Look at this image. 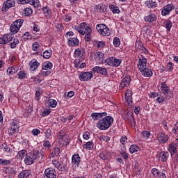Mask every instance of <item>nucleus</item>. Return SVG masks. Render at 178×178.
I'll return each instance as SVG.
<instances>
[{"label":"nucleus","mask_w":178,"mask_h":178,"mask_svg":"<svg viewBox=\"0 0 178 178\" xmlns=\"http://www.w3.org/2000/svg\"><path fill=\"white\" fill-rule=\"evenodd\" d=\"M113 118L111 115H106L103 119L99 120L97 127L99 130H108L113 124Z\"/></svg>","instance_id":"nucleus-1"},{"label":"nucleus","mask_w":178,"mask_h":178,"mask_svg":"<svg viewBox=\"0 0 178 178\" xmlns=\"http://www.w3.org/2000/svg\"><path fill=\"white\" fill-rule=\"evenodd\" d=\"M52 163L55 168L60 170V172H66L67 170V160L65 158L60 159V161L53 160Z\"/></svg>","instance_id":"nucleus-2"},{"label":"nucleus","mask_w":178,"mask_h":178,"mask_svg":"<svg viewBox=\"0 0 178 178\" xmlns=\"http://www.w3.org/2000/svg\"><path fill=\"white\" fill-rule=\"evenodd\" d=\"M24 22V20L23 19H19L15 20L10 26V33L13 34H17V33H19V30H20V27L23 26Z\"/></svg>","instance_id":"nucleus-3"},{"label":"nucleus","mask_w":178,"mask_h":178,"mask_svg":"<svg viewBox=\"0 0 178 178\" xmlns=\"http://www.w3.org/2000/svg\"><path fill=\"white\" fill-rule=\"evenodd\" d=\"M96 29L102 35L109 37L111 35V29L104 24H98L96 26Z\"/></svg>","instance_id":"nucleus-4"},{"label":"nucleus","mask_w":178,"mask_h":178,"mask_svg":"<svg viewBox=\"0 0 178 178\" xmlns=\"http://www.w3.org/2000/svg\"><path fill=\"white\" fill-rule=\"evenodd\" d=\"M29 154L31 156L32 159L35 161H41L44 158L42 152H40L38 149H33L31 151Z\"/></svg>","instance_id":"nucleus-5"},{"label":"nucleus","mask_w":178,"mask_h":178,"mask_svg":"<svg viewBox=\"0 0 178 178\" xmlns=\"http://www.w3.org/2000/svg\"><path fill=\"white\" fill-rule=\"evenodd\" d=\"M152 174L154 177L157 178H167L166 175H168V172L165 170H161V171H159V170L156 168H152L151 170Z\"/></svg>","instance_id":"nucleus-6"},{"label":"nucleus","mask_w":178,"mask_h":178,"mask_svg":"<svg viewBox=\"0 0 178 178\" xmlns=\"http://www.w3.org/2000/svg\"><path fill=\"white\" fill-rule=\"evenodd\" d=\"M124 121L127 122L131 126H136V120H134V113L129 111L124 118Z\"/></svg>","instance_id":"nucleus-7"},{"label":"nucleus","mask_w":178,"mask_h":178,"mask_svg":"<svg viewBox=\"0 0 178 178\" xmlns=\"http://www.w3.org/2000/svg\"><path fill=\"white\" fill-rule=\"evenodd\" d=\"M19 127L17 124L13 122L10 124V127L8 128V136H13V134H16V133H19Z\"/></svg>","instance_id":"nucleus-8"},{"label":"nucleus","mask_w":178,"mask_h":178,"mask_svg":"<svg viewBox=\"0 0 178 178\" xmlns=\"http://www.w3.org/2000/svg\"><path fill=\"white\" fill-rule=\"evenodd\" d=\"M92 72L102 76H108V70L105 67L95 66L92 68Z\"/></svg>","instance_id":"nucleus-9"},{"label":"nucleus","mask_w":178,"mask_h":178,"mask_svg":"<svg viewBox=\"0 0 178 178\" xmlns=\"http://www.w3.org/2000/svg\"><path fill=\"white\" fill-rule=\"evenodd\" d=\"M92 77H94L92 72H82L79 75V80H81V81H88L89 80H91Z\"/></svg>","instance_id":"nucleus-10"},{"label":"nucleus","mask_w":178,"mask_h":178,"mask_svg":"<svg viewBox=\"0 0 178 178\" xmlns=\"http://www.w3.org/2000/svg\"><path fill=\"white\" fill-rule=\"evenodd\" d=\"M15 2L13 0H7L4 1L1 8L2 12H8L10 8L15 6Z\"/></svg>","instance_id":"nucleus-11"},{"label":"nucleus","mask_w":178,"mask_h":178,"mask_svg":"<svg viewBox=\"0 0 178 178\" xmlns=\"http://www.w3.org/2000/svg\"><path fill=\"white\" fill-rule=\"evenodd\" d=\"M175 9V5L173 3L165 5L161 11L162 16H168L172 10Z\"/></svg>","instance_id":"nucleus-12"},{"label":"nucleus","mask_w":178,"mask_h":178,"mask_svg":"<svg viewBox=\"0 0 178 178\" xmlns=\"http://www.w3.org/2000/svg\"><path fill=\"white\" fill-rule=\"evenodd\" d=\"M138 58H139L137 65L138 69V70H141L147 66V58H145V57H144V56L143 55L138 56Z\"/></svg>","instance_id":"nucleus-13"},{"label":"nucleus","mask_w":178,"mask_h":178,"mask_svg":"<svg viewBox=\"0 0 178 178\" xmlns=\"http://www.w3.org/2000/svg\"><path fill=\"white\" fill-rule=\"evenodd\" d=\"M12 40H13V36H12V35L5 34L1 38H0V44L1 45H5V44L10 42V41H12Z\"/></svg>","instance_id":"nucleus-14"},{"label":"nucleus","mask_w":178,"mask_h":178,"mask_svg":"<svg viewBox=\"0 0 178 178\" xmlns=\"http://www.w3.org/2000/svg\"><path fill=\"white\" fill-rule=\"evenodd\" d=\"M156 158L159 161H161V162H166L168 158H169V152L165 151L161 152L156 154Z\"/></svg>","instance_id":"nucleus-15"},{"label":"nucleus","mask_w":178,"mask_h":178,"mask_svg":"<svg viewBox=\"0 0 178 178\" xmlns=\"http://www.w3.org/2000/svg\"><path fill=\"white\" fill-rule=\"evenodd\" d=\"M44 176H46L47 178H57L56 171L52 168H47L44 171Z\"/></svg>","instance_id":"nucleus-16"},{"label":"nucleus","mask_w":178,"mask_h":178,"mask_svg":"<svg viewBox=\"0 0 178 178\" xmlns=\"http://www.w3.org/2000/svg\"><path fill=\"white\" fill-rule=\"evenodd\" d=\"M81 162V159L79 154H74L72 157V163L74 168H79L80 166V163Z\"/></svg>","instance_id":"nucleus-17"},{"label":"nucleus","mask_w":178,"mask_h":178,"mask_svg":"<svg viewBox=\"0 0 178 178\" xmlns=\"http://www.w3.org/2000/svg\"><path fill=\"white\" fill-rule=\"evenodd\" d=\"M157 140L161 144H165L169 140V136L164 133H160L157 135Z\"/></svg>","instance_id":"nucleus-18"},{"label":"nucleus","mask_w":178,"mask_h":178,"mask_svg":"<svg viewBox=\"0 0 178 178\" xmlns=\"http://www.w3.org/2000/svg\"><path fill=\"white\" fill-rule=\"evenodd\" d=\"M130 81H131L130 76H125L124 78H123L120 84V88H121V90H123L124 87H129V86H130Z\"/></svg>","instance_id":"nucleus-19"},{"label":"nucleus","mask_w":178,"mask_h":178,"mask_svg":"<svg viewBox=\"0 0 178 178\" xmlns=\"http://www.w3.org/2000/svg\"><path fill=\"white\" fill-rule=\"evenodd\" d=\"M139 71L144 77H152V74H154V73H152V70L147 67L143 68Z\"/></svg>","instance_id":"nucleus-20"},{"label":"nucleus","mask_w":178,"mask_h":178,"mask_svg":"<svg viewBox=\"0 0 178 178\" xmlns=\"http://www.w3.org/2000/svg\"><path fill=\"white\" fill-rule=\"evenodd\" d=\"M91 118L93 120H98L99 119H102L104 116H108V113H92L91 114Z\"/></svg>","instance_id":"nucleus-21"},{"label":"nucleus","mask_w":178,"mask_h":178,"mask_svg":"<svg viewBox=\"0 0 178 178\" xmlns=\"http://www.w3.org/2000/svg\"><path fill=\"white\" fill-rule=\"evenodd\" d=\"M131 95V90H127L125 93V99L129 106H132L133 105V97Z\"/></svg>","instance_id":"nucleus-22"},{"label":"nucleus","mask_w":178,"mask_h":178,"mask_svg":"<svg viewBox=\"0 0 178 178\" xmlns=\"http://www.w3.org/2000/svg\"><path fill=\"white\" fill-rule=\"evenodd\" d=\"M68 45H71V47H79V44H80V41L77 38H70L67 40Z\"/></svg>","instance_id":"nucleus-23"},{"label":"nucleus","mask_w":178,"mask_h":178,"mask_svg":"<svg viewBox=\"0 0 178 178\" xmlns=\"http://www.w3.org/2000/svg\"><path fill=\"white\" fill-rule=\"evenodd\" d=\"M161 90L164 95H168V94L170 92V88L169 86H168V85H166V83L165 82H162L161 83Z\"/></svg>","instance_id":"nucleus-24"},{"label":"nucleus","mask_w":178,"mask_h":178,"mask_svg":"<svg viewBox=\"0 0 178 178\" xmlns=\"http://www.w3.org/2000/svg\"><path fill=\"white\" fill-rule=\"evenodd\" d=\"M145 22H148V23H154L156 20V15L154 13H151L149 15L145 17Z\"/></svg>","instance_id":"nucleus-25"},{"label":"nucleus","mask_w":178,"mask_h":178,"mask_svg":"<svg viewBox=\"0 0 178 178\" xmlns=\"http://www.w3.org/2000/svg\"><path fill=\"white\" fill-rule=\"evenodd\" d=\"M106 10V6L104 4H98L95 7V12H99V13H104Z\"/></svg>","instance_id":"nucleus-26"},{"label":"nucleus","mask_w":178,"mask_h":178,"mask_svg":"<svg viewBox=\"0 0 178 178\" xmlns=\"http://www.w3.org/2000/svg\"><path fill=\"white\" fill-rule=\"evenodd\" d=\"M85 33V40L88 42L89 41H91V33H92V29L91 28H86V31H84Z\"/></svg>","instance_id":"nucleus-27"},{"label":"nucleus","mask_w":178,"mask_h":178,"mask_svg":"<svg viewBox=\"0 0 178 178\" xmlns=\"http://www.w3.org/2000/svg\"><path fill=\"white\" fill-rule=\"evenodd\" d=\"M135 48L138 49V51H143V52L145 55H148V49L147 48L144 47L143 44H140V43H136Z\"/></svg>","instance_id":"nucleus-28"},{"label":"nucleus","mask_w":178,"mask_h":178,"mask_svg":"<svg viewBox=\"0 0 178 178\" xmlns=\"http://www.w3.org/2000/svg\"><path fill=\"white\" fill-rule=\"evenodd\" d=\"M30 70L34 72V70H37L38 69V66H40V63L38 61H30Z\"/></svg>","instance_id":"nucleus-29"},{"label":"nucleus","mask_w":178,"mask_h":178,"mask_svg":"<svg viewBox=\"0 0 178 178\" xmlns=\"http://www.w3.org/2000/svg\"><path fill=\"white\" fill-rule=\"evenodd\" d=\"M99 158L103 161H106V159H109V158H111V154H109V152L104 150L99 154Z\"/></svg>","instance_id":"nucleus-30"},{"label":"nucleus","mask_w":178,"mask_h":178,"mask_svg":"<svg viewBox=\"0 0 178 178\" xmlns=\"http://www.w3.org/2000/svg\"><path fill=\"white\" fill-rule=\"evenodd\" d=\"M24 162L25 163V165H33V163H34V162H35L32 156L29 154V155H26V156L25 157Z\"/></svg>","instance_id":"nucleus-31"},{"label":"nucleus","mask_w":178,"mask_h":178,"mask_svg":"<svg viewBox=\"0 0 178 178\" xmlns=\"http://www.w3.org/2000/svg\"><path fill=\"white\" fill-rule=\"evenodd\" d=\"M115 60V57H109L108 58L106 59L105 61H99V63H104V62L108 65V66L113 67Z\"/></svg>","instance_id":"nucleus-32"},{"label":"nucleus","mask_w":178,"mask_h":178,"mask_svg":"<svg viewBox=\"0 0 178 178\" xmlns=\"http://www.w3.org/2000/svg\"><path fill=\"white\" fill-rule=\"evenodd\" d=\"M30 176V170H22L19 175V178H27Z\"/></svg>","instance_id":"nucleus-33"},{"label":"nucleus","mask_w":178,"mask_h":178,"mask_svg":"<svg viewBox=\"0 0 178 178\" xmlns=\"http://www.w3.org/2000/svg\"><path fill=\"white\" fill-rule=\"evenodd\" d=\"M145 4L147 8H156V6H158L155 0H149L145 2Z\"/></svg>","instance_id":"nucleus-34"},{"label":"nucleus","mask_w":178,"mask_h":178,"mask_svg":"<svg viewBox=\"0 0 178 178\" xmlns=\"http://www.w3.org/2000/svg\"><path fill=\"white\" fill-rule=\"evenodd\" d=\"M140 149V146L137 145H131L129 147V152L130 154H134L136 152H138V150Z\"/></svg>","instance_id":"nucleus-35"},{"label":"nucleus","mask_w":178,"mask_h":178,"mask_svg":"<svg viewBox=\"0 0 178 178\" xmlns=\"http://www.w3.org/2000/svg\"><path fill=\"white\" fill-rule=\"evenodd\" d=\"M59 154H60V149L56 147L53 149L50 155L51 158H56V156H59Z\"/></svg>","instance_id":"nucleus-36"},{"label":"nucleus","mask_w":178,"mask_h":178,"mask_svg":"<svg viewBox=\"0 0 178 178\" xmlns=\"http://www.w3.org/2000/svg\"><path fill=\"white\" fill-rule=\"evenodd\" d=\"M29 3L32 5L34 8H40V6H41L40 0H29Z\"/></svg>","instance_id":"nucleus-37"},{"label":"nucleus","mask_w":178,"mask_h":178,"mask_svg":"<svg viewBox=\"0 0 178 178\" xmlns=\"http://www.w3.org/2000/svg\"><path fill=\"white\" fill-rule=\"evenodd\" d=\"M41 56H43L44 59H49L51 56H52V50H46L44 53L43 55H41Z\"/></svg>","instance_id":"nucleus-38"},{"label":"nucleus","mask_w":178,"mask_h":178,"mask_svg":"<svg viewBox=\"0 0 178 178\" xmlns=\"http://www.w3.org/2000/svg\"><path fill=\"white\" fill-rule=\"evenodd\" d=\"M172 26L173 24L172 23V22H170V20H167L164 22V27H165L168 31H170Z\"/></svg>","instance_id":"nucleus-39"},{"label":"nucleus","mask_w":178,"mask_h":178,"mask_svg":"<svg viewBox=\"0 0 178 178\" xmlns=\"http://www.w3.org/2000/svg\"><path fill=\"white\" fill-rule=\"evenodd\" d=\"M42 10L46 17H49V16H51V9H49V7L48 6L42 7Z\"/></svg>","instance_id":"nucleus-40"},{"label":"nucleus","mask_w":178,"mask_h":178,"mask_svg":"<svg viewBox=\"0 0 178 178\" xmlns=\"http://www.w3.org/2000/svg\"><path fill=\"white\" fill-rule=\"evenodd\" d=\"M24 16L29 17L33 15V8H26L24 9Z\"/></svg>","instance_id":"nucleus-41"},{"label":"nucleus","mask_w":178,"mask_h":178,"mask_svg":"<svg viewBox=\"0 0 178 178\" xmlns=\"http://www.w3.org/2000/svg\"><path fill=\"white\" fill-rule=\"evenodd\" d=\"M168 151L170 152L171 155H173V154H176V145L172 143L171 145H169L168 147Z\"/></svg>","instance_id":"nucleus-42"},{"label":"nucleus","mask_w":178,"mask_h":178,"mask_svg":"<svg viewBox=\"0 0 178 178\" xmlns=\"http://www.w3.org/2000/svg\"><path fill=\"white\" fill-rule=\"evenodd\" d=\"M83 148H86V149H92L94 148V143L91 141L87 142L83 145Z\"/></svg>","instance_id":"nucleus-43"},{"label":"nucleus","mask_w":178,"mask_h":178,"mask_svg":"<svg viewBox=\"0 0 178 178\" xmlns=\"http://www.w3.org/2000/svg\"><path fill=\"white\" fill-rule=\"evenodd\" d=\"M26 155H27V150L26 149H22L17 153V156L21 159H23V158H24V156H26Z\"/></svg>","instance_id":"nucleus-44"},{"label":"nucleus","mask_w":178,"mask_h":178,"mask_svg":"<svg viewBox=\"0 0 178 178\" xmlns=\"http://www.w3.org/2000/svg\"><path fill=\"white\" fill-rule=\"evenodd\" d=\"M52 63L48 61L47 63H44L42 65L43 70H48L49 69L51 70L52 67Z\"/></svg>","instance_id":"nucleus-45"},{"label":"nucleus","mask_w":178,"mask_h":178,"mask_svg":"<svg viewBox=\"0 0 178 178\" xmlns=\"http://www.w3.org/2000/svg\"><path fill=\"white\" fill-rule=\"evenodd\" d=\"M17 69L15 68V67H10L7 69V73L8 74H15V73H17Z\"/></svg>","instance_id":"nucleus-46"},{"label":"nucleus","mask_w":178,"mask_h":178,"mask_svg":"<svg viewBox=\"0 0 178 178\" xmlns=\"http://www.w3.org/2000/svg\"><path fill=\"white\" fill-rule=\"evenodd\" d=\"M110 10H111V12H113V13H120V10H119V7L115 6V5H111L110 6Z\"/></svg>","instance_id":"nucleus-47"},{"label":"nucleus","mask_w":178,"mask_h":178,"mask_svg":"<svg viewBox=\"0 0 178 178\" xmlns=\"http://www.w3.org/2000/svg\"><path fill=\"white\" fill-rule=\"evenodd\" d=\"M56 105H58L56 100L52 99H49V106H51V108H56Z\"/></svg>","instance_id":"nucleus-48"},{"label":"nucleus","mask_w":178,"mask_h":178,"mask_svg":"<svg viewBox=\"0 0 178 178\" xmlns=\"http://www.w3.org/2000/svg\"><path fill=\"white\" fill-rule=\"evenodd\" d=\"M31 38H32L31 34H30L29 32L25 33L22 35V40H24V41H27V40H31Z\"/></svg>","instance_id":"nucleus-49"},{"label":"nucleus","mask_w":178,"mask_h":178,"mask_svg":"<svg viewBox=\"0 0 178 178\" xmlns=\"http://www.w3.org/2000/svg\"><path fill=\"white\" fill-rule=\"evenodd\" d=\"M82 54H81V49L78 48L75 49L74 51V57L75 58H81Z\"/></svg>","instance_id":"nucleus-50"},{"label":"nucleus","mask_w":178,"mask_h":178,"mask_svg":"<svg viewBox=\"0 0 178 178\" xmlns=\"http://www.w3.org/2000/svg\"><path fill=\"white\" fill-rule=\"evenodd\" d=\"M74 30L78 31V33H79V34H81V35H86V32H84V30L81 29V27H80L79 26H74Z\"/></svg>","instance_id":"nucleus-51"},{"label":"nucleus","mask_w":178,"mask_h":178,"mask_svg":"<svg viewBox=\"0 0 178 178\" xmlns=\"http://www.w3.org/2000/svg\"><path fill=\"white\" fill-rule=\"evenodd\" d=\"M120 154L122 158H123V159H125V161H127V159H129V153L122 150L121 152H120Z\"/></svg>","instance_id":"nucleus-52"},{"label":"nucleus","mask_w":178,"mask_h":178,"mask_svg":"<svg viewBox=\"0 0 178 178\" xmlns=\"http://www.w3.org/2000/svg\"><path fill=\"white\" fill-rule=\"evenodd\" d=\"M100 141H104L105 143H109L111 141V138L108 136H102L99 138Z\"/></svg>","instance_id":"nucleus-53"},{"label":"nucleus","mask_w":178,"mask_h":178,"mask_svg":"<svg viewBox=\"0 0 178 178\" xmlns=\"http://www.w3.org/2000/svg\"><path fill=\"white\" fill-rule=\"evenodd\" d=\"M61 140H63V141H64L65 143H66V145H69L70 143V138H69V136L67 135H64L62 138Z\"/></svg>","instance_id":"nucleus-54"},{"label":"nucleus","mask_w":178,"mask_h":178,"mask_svg":"<svg viewBox=\"0 0 178 178\" xmlns=\"http://www.w3.org/2000/svg\"><path fill=\"white\" fill-rule=\"evenodd\" d=\"M95 56L97 58V59H99V60H101V59H104V56H105V54L102 51H97L95 54Z\"/></svg>","instance_id":"nucleus-55"},{"label":"nucleus","mask_w":178,"mask_h":178,"mask_svg":"<svg viewBox=\"0 0 178 178\" xmlns=\"http://www.w3.org/2000/svg\"><path fill=\"white\" fill-rule=\"evenodd\" d=\"M120 63H122V60L114 58L113 67H118V66H120Z\"/></svg>","instance_id":"nucleus-56"},{"label":"nucleus","mask_w":178,"mask_h":178,"mask_svg":"<svg viewBox=\"0 0 178 178\" xmlns=\"http://www.w3.org/2000/svg\"><path fill=\"white\" fill-rule=\"evenodd\" d=\"M113 44L116 47H120V39H119V38H114Z\"/></svg>","instance_id":"nucleus-57"},{"label":"nucleus","mask_w":178,"mask_h":178,"mask_svg":"<svg viewBox=\"0 0 178 178\" xmlns=\"http://www.w3.org/2000/svg\"><path fill=\"white\" fill-rule=\"evenodd\" d=\"M79 27H81V30H84L83 31H87V28L91 29L90 26H87V23L86 22L81 23Z\"/></svg>","instance_id":"nucleus-58"},{"label":"nucleus","mask_w":178,"mask_h":178,"mask_svg":"<svg viewBox=\"0 0 178 178\" xmlns=\"http://www.w3.org/2000/svg\"><path fill=\"white\" fill-rule=\"evenodd\" d=\"M17 44H19V39H14L13 42L10 43V48H16V45H17Z\"/></svg>","instance_id":"nucleus-59"},{"label":"nucleus","mask_w":178,"mask_h":178,"mask_svg":"<svg viewBox=\"0 0 178 178\" xmlns=\"http://www.w3.org/2000/svg\"><path fill=\"white\" fill-rule=\"evenodd\" d=\"M38 48H40V43L35 42L32 45L33 51H38Z\"/></svg>","instance_id":"nucleus-60"},{"label":"nucleus","mask_w":178,"mask_h":178,"mask_svg":"<svg viewBox=\"0 0 178 178\" xmlns=\"http://www.w3.org/2000/svg\"><path fill=\"white\" fill-rule=\"evenodd\" d=\"M12 163V161L10 160H6L1 159V165L3 166H6V165H10Z\"/></svg>","instance_id":"nucleus-61"},{"label":"nucleus","mask_w":178,"mask_h":178,"mask_svg":"<svg viewBox=\"0 0 178 178\" xmlns=\"http://www.w3.org/2000/svg\"><path fill=\"white\" fill-rule=\"evenodd\" d=\"M2 149L6 152H8V154H10L11 152H10V147H8V145H6V144H3L2 145Z\"/></svg>","instance_id":"nucleus-62"},{"label":"nucleus","mask_w":178,"mask_h":178,"mask_svg":"<svg viewBox=\"0 0 178 178\" xmlns=\"http://www.w3.org/2000/svg\"><path fill=\"white\" fill-rule=\"evenodd\" d=\"M26 77V73L23 71H20L18 73V79H19L20 80H23V79H24Z\"/></svg>","instance_id":"nucleus-63"},{"label":"nucleus","mask_w":178,"mask_h":178,"mask_svg":"<svg viewBox=\"0 0 178 178\" xmlns=\"http://www.w3.org/2000/svg\"><path fill=\"white\" fill-rule=\"evenodd\" d=\"M172 133L178 136V122L175 124V127L172 129Z\"/></svg>","instance_id":"nucleus-64"}]
</instances>
